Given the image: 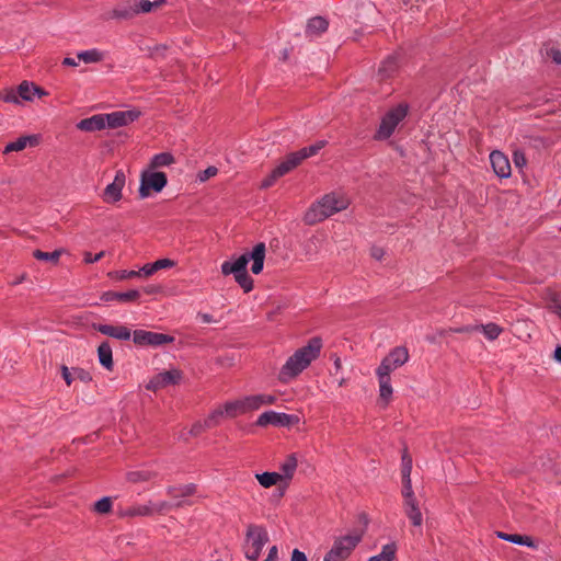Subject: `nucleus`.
<instances>
[{
	"mask_svg": "<svg viewBox=\"0 0 561 561\" xmlns=\"http://www.w3.org/2000/svg\"><path fill=\"white\" fill-rule=\"evenodd\" d=\"M266 248H253L252 251L245 252L238 257H231L224 261L220 266L221 274L225 276L232 275L236 283L244 293L253 289V279L248 274V264L252 261L251 271L253 274H260L264 266Z\"/></svg>",
	"mask_w": 561,
	"mask_h": 561,
	"instance_id": "obj_1",
	"label": "nucleus"
},
{
	"mask_svg": "<svg viewBox=\"0 0 561 561\" xmlns=\"http://www.w3.org/2000/svg\"><path fill=\"white\" fill-rule=\"evenodd\" d=\"M321 347V339L312 337L307 345L297 350L283 365L279 373V380L282 382H288L297 377L319 356Z\"/></svg>",
	"mask_w": 561,
	"mask_h": 561,
	"instance_id": "obj_2",
	"label": "nucleus"
},
{
	"mask_svg": "<svg viewBox=\"0 0 561 561\" xmlns=\"http://www.w3.org/2000/svg\"><path fill=\"white\" fill-rule=\"evenodd\" d=\"M348 206L350 198L345 194L337 192L325 194L309 206L304 215V221L306 225H316Z\"/></svg>",
	"mask_w": 561,
	"mask_h": 561,
	"instance_id": "obj_3",
	"label": "nucleus"
},
{
	"mask_svg": "<svg viewBox=\"0 0 561 561\" xmlns=\"http://www.w3.org/2000/svg\"><path fill=\"white\" fill-rule=\"evenodd\" d=\"M268 540V533L264 526L256 524L248 525L242 545L244 557L250 561H257Z\"/></svg>",
	"mask_w": 561,
	"mask_h": 561,
	"instance_id": "obj_4",
	"label": "nucleus"
},
{
	"mask_svg": "<svg viewBox=\"0 0 561 561\" xmlns=\"http://www.w3.org/2000/svg\"><path fill=\"white\" fill-rule=\"evenodd\" d=\"M360 540L362 535L357 531L335 538L331 549L324 556L323 561L346 560Z\"/></svg>",
	"mask_w": 561,
	"mask_h": 561,
	"instance_id": "obj_5",
	"label": "nucleus"
},
{
	"mask_svg": "<svg viewBox=\"0 0 561 561\" xmlns=\"http://www.w3.org/2000/svg\"><path fill=\"white\" fill-rule=\"evenodd\" d=\"M408 110L407 103H400L388 111L382 117L375 137L379 140L388 139L393 134L396 127L404 119Z\"/></svg>",
	"mask_w": 561,
	"mask_h": 561,
	"instance_id": "obj_6",
	"label": "nucleus"
},
{
	"mask_svg": "<svg viewBox=\"0 0 561 561\" xmlns=\"http://www.w3.org/2000/svg\"><path fill=\"white\" fill-rule=\"evenodd\" d=\"M167 175L163 172L144 171L140 175L139 196L147 198L151 192L159 193L167 185Z\"/></svg>",
	"mask_w": 561,
	"mask_h": 561,
	"instance_id": "obj_7",
	"label": "nucleus"
},
{
	"mask_svg": "<svg viewBox=\"0 0 561 561\" xmlns=\"http://www.w3.org/2000/svg\"><path fill=\"white\" fill-rule=\"evenodd\" d=\"M409 359V353L405 347H394L380 363L376 373L389 375L391 371L404 365Z\"/></svg>",
	"mask_w": 561,
	"mask_h": 561,
	"instance_id": "obj_8",
	"label": "nucleus"
},
{
	"mask_svg": "<svg viewBox=\"0 0 561 561\" xmlns=\"http://www.w3.org/2000/svg\"><path fill=\"white\" fill-rule=\"evenodd\" d=\"M299 419L293 414H286L275 411L263 412L256 421L259 426L275 425V426H290L298 423Z\"/></svg>",
	"mask_w": 561,
	"mask_h": 561,
	"instance_id": "obj_9",
	"label": "nucleus"
},
{
	"mask_svg": "<svg viewBox=\"0 0 561 561\" xmlns=\"http://www.w3.org/2000/svg\"><path fill=\"white\" fill-rule=\"evenodd\" d=\"M126 176L123 170H118L115 173V178L112 183L106 185L102 194V198L105 203H116L122 199V191L125 186Z\"/></svg>",
	"mask_w": 561,
	"mask_h": 561,
	"instance_id": "obj_10",
	"label": "nucleus"
},
{
	"mask_svg": "<svg viewBox=\"0 0 561 561\" xmlns=\"http://www.w3.org/2000/svg\"><path fill=\"white\" fill-rule=\"evenodd\" d=\"M103 115L105 128H118L136 121L139 116V113L136 111H117Z\"/></svg>",
	"mask_w": 561,
	"mask_h": 561,
	"instance_id": "obj_11",
	"label": "nucleus"
},
{
	"mask_svg": "<svg viewBox=\"0 0 561 561\" xmlns=\"http://www.w3.org/2000/svg\"><path fill=\"white\" fill-rule=\"evenodd\" d=\"M182 378V374L178 369H171L157 374L147 385V389L157 391L170 385H176Z\"/></svg>",
	"mask_w": 561,
	"mask_h": 561,
	"instance_id": "obj_12",
	"label": "nucleus"
},
{
	"mask_svg": "<svg viewBox=\"0 0 561 561\" xmlns=\"http://www.w3.org/2000/svg\"><path fill=\"white\" fill-rule=\"evenodd\" d=\"M490 162L495 174L500 178L506 179L511 176V163L508 158L501 151H492L490 154Z\"/></svg>",
	"mask_w": 561,
	"mask_h": 561,
	"instance_id": "obj_13",
	"label": "nucleus"
},
{
	"mask_svg": "<svg viewBox=\"0 0 561 561\" xmlns=\"http://www.w3.org/2000/svg\"><path fill=\"white\" fill-rule=\"evenodd\" d=\"M94 329L119 341H127L131 337V331L125 325L98 324L94 325Z\"/></svg>",
	"mask_w": 561,
	"mask_h": 561,
	"instance_id": "obj_14",
	"label": "nucleus"
},
{
	"mask_svg": "<svg viewBox=\"0 0 561 561\" xmlns=\"http://www.w3.org/2000/svg\"><path fill=\"white\" fill-rule=\"evenodd\" d=\"M39 144L37 135L21 136L16 140L9 142L4 148V153L22 151L27 147H35Z\"/></svg>",
	"mask_w": 561,
	"mask_h": 561,
	"instance_id": "obj_15",
	"label": "nucleus"
},
{
	"mask_svg": "<svg viewBox=\"0 0 561 561\" xmlns=\"http://www.w3.org/2000/svg\"><path fill=\"white\" fill-rule=\"evenodd\" d=\"M77 128L82 131H98L105 128V122H104V115L103 114H95L91 117L81 119L77 124Z\"/></svg>",
	"mask_w": 561,
	"mask_h": 561,
	"instance_id": "obj_16",
	"label": "nucleus"
},
{
	"mask_svg": "<svg viewBox=\"0 0 561 561\" xmlns=\"http://www.w3.org/2000/svg\"><path fill=\"white\" fill-rule=\"evenodd\" d=\"M403 508L405 515L411 520L412 525L415 527H420L423 523V516L416 499L412 501H403Z\"/></svg>",
	"mask_w": 561,
	"mask_h": 561,
	"instance_id": "obj_17",
	"label": "nucleus"
},
{
	"mask_svg": "<svg viewBox=\"0 0 561 561\" xmlns=\"http://www.w3.org/2000/svg\"><path fill=\"white\" fill-rule=\"evenodd\" d=\"M329 23L322 16H314L308 21L306 34L309 37H318L328 30Z\"/></svg>",
	"mask_w": 561,
	"mask_h": 561,
	"instance_id": "obj_18",
	"label": "nucleus"
},
{
	"mask_svg": "<svg viewBox=\"0 0 561 561\" xmlns=\"http://www.w3.org/2000/svg\"><path fill=\"white\" fill-rule=\"evenodd\" d=\"M398 68V58L394 55H390L381 61L378 68V76L381 79H388L397 72Z\"/></svg>",
	"mask_w": 561,
	"mask_h": 561,
	"instance_id": "obj_19",
	"label": "nucleus"
},
{
	"mask_svg": "<svg viewBox=\"0 0 561 561\" xmlns=\"http://www.w3.org/2000/svg\"><path fill=\"white\" fill-rule=\"evenodd\" d=\"M276 401V397L273 394H253L245 397V404L248 409L257 410L262 405L273 404Z\"/></svg>",
	"mask_w": 561,
	"mask_h": 561,
	"instance_id": "obj_20",
	"label": "nucleus"
},
{
	"mask_svg": "<svg viewBox=\"0 0 561 561\" xmlns=\"http://www.w3.org/2000/svg\"><path fill=\"white\" fill-rule=\"evenodd\" d=\"M98 357L100 364L107 370L113 369V352L107 341L102 342L98 347Z\"/></svg>",
	"mask_w": 561,
	"mask_h": 561,
	"instance_id": "obj_21",
	"label": "nucleus"
},
{
	"mask_svg": "<svg viewBox=\"0 0 561 561\" xmlns=\"http://www.w3.org/2000/svg\"><path fill=\"white\" fill-rule=\"evenodd\" d=\"M140 294L137 289H131L125 293L106 291L103 294L102 299L105 301L118 300L129 302L137 300Z\"/></svg>",
	"mask_w": 561,
	"mask_h": 561,
	"instance_id": "obj_22",
	"label": "nucleus"
},
{
	"mask_svg": "<svg viewBox=\"0 0 561 561\" xmlns=\"http://www.w3.org/2000/svg\"><path fill=\"white\" fill-rule=\"evenodd\" d=\"M301 160L296 152L289 153L274 170L275 175L283 176L300 164Z\"/></svg>",
	"mask_w": 561,
	"mask_h": 561,
	"instance_id": "obj_23",
	"label": "nucleus"
},
{
	"mask_svg": "<svg viewBox=\"0 0 561 561\" xmlns=\"http://www.w3.org/2000/svg\"><path fill=\"white\" fill-rule=\"evenodd\" d=\"M224 415L234 417L239 414L250 411L245 404V398L237 401L227 402L222 408Z\"/></svg>",
	"mask_w": 561,
	"mask_h": 561,
	"instance_id": "obj_24",
	"label": "nucleus"
},
{
	"mask_svg": "<svg viewBox=\"0 0 561 561\" xmlns=\"http://www.w3.org/2000/svg\"><path fill=\"white\" fill-rule=\"evenodd\" d=\"M497 537L520 546H526L529 548H537V545L534 542V540L529 536H522L517 534H506V533H497Z\"/></svg>",
	"mask_w": 561,
	"mask_h": 561,
	"instance_id": "obj_25",
	"label": "nucleus"
},
{
	"mask_svg": "<svg viewBox=\"0 0 561 561\" xmlns=\"http://www.w3.org/2000/svg\"><path fill=\"white\" fill-rule=\"evenodd\" d=\"M158 476L156 471L149 469H140L135 471H129L126 474V479L131 483L147 482L154 479Z\"/></svg>",
	"mask_w": 561,
	"mask_h": 561,
	"instance_id": "obj_26",
	"label": "nucleus"
},
{
	"mask_svg": "<svg viewBox=\"0 0 561 561\" xmlns=\"http://www.w3.org/2000/svg\"><path fill=\"white\" fill-rule=\"evenodd\" d=\"M77 58L84 64H96L104 60L105 53L100 49L92 48L79 51L77 54Z\"/></svg>",
	"mask_w": 561,
	"mask_h": 561,
	"instance_id": "obj_27",
	"label": "nucleus"
},
{
	"mask_svg": "<svg viewBox=\"0 0 561 561\" xmlns=\"http://www.w3.org/2000/svg\"><path fill=\"white\" fill-rule=\"evenodd\" d=\"M379 381V396L386 403L391 399L392 387L390 376L381 373H376Z\"/></svg>",
	"mask_w": 561,
	"mask_h": 561,
	"instance_id": "obj_28",
	"label": "nucleus"
},
{
	"mask_svg": "<svg viewBox=\"0 0 561 561\" xmlns=\"http://www.w3.org/2000/svg\"><path fill=\"white\" fill-rule=\"evenodd\" d=\"M196 485L193 483L181 485V486H169L167 493L173 499L192 496L196 493Z\"/></svg>",
	"mask_w": 561,
	"mask_h": 561,
	"instance_id": "obj_29",
	"label": "nucleus"
},
{
	"mask_svg": "<svg viewBox=\"0 0 561 561\" xmlns=\"http://www.w3.org/2000/svg\"><path fill=\"white\" fill-rule=\"evenodd\" d=\"M122 516H128V517H135V516H151L152 508H151V501H149L147 504H138L134 505L131 507L126 508L121 513Z\"/></svg>",
	"mask_w": 561,
	"mask_h": 561,
	"instance_id": "obj_30",
	"label": "nucleus"
},
{
	"mask_svg": "<svg viewBox=\"0 0 561 561\" xmlns=\"http://www.w3.org/2000/svg\"><path fill=\"white\" fill-rule=\"evenodd\" d=\"M165 3H167V0H154V1L139 0V1L134 2L135 11L137 12V14L149 13L152 10L161 8Z\"/></svg>",
	"mask_w": 561,
	"mask_h": 561,
	"instance_id": "obj_31",
	"label": "nucleus"
},
{
	"mask_svg": "<svg viewBox=\"0 0 561 561\" xmlns=\"http://www.w3.org/2000/svg\"><path fill=\"white\" fill-rule=\"evenodd\" d=\"M172 342H174V337L172 335L151 331L148 332L147 346L158 347Z\"/></svg>",
	"mask_w": 561,
	"mask_h": 561,
	"instance_id": "obj_32",
	"label": "nucleus"
},
{
	"mask_svg": "<svg viewBox=\"0 0 561 561\" xmlns=\"http://www.w3.org/2000/svg\"><path fill=\"white\" fill-rule=\"evenodd\" d=\"M297 458L294 454L286 457V459L280 463L279 469L283 472V479L290 480L297 469Z\"/></svg>",
	"mask_w": 561,
	"mask_h": 561,
	"instance_id": "obj_33",
	"label": "nucleus"
},
{
	"mask_svg": "<svg viewBox=\"0 0 561 561\" xmlns=\"http://www.w3.org/2000/svg\"><path fill=\"white\" fill-rule=\"evenodd\" d=\"M255 478L263 488H271L283 480V476L277 472L256 473Z\"/></svg>",
	"mask_w": 561,
	"mask_h": 561,
	"instance_id": "obj_34",
	"label": "nucleus"
},
{
	"mask_svg": "<svg viewBox=\"0 0 561 561\" xmlns=\"http://www.w3.org/2000/svg\"><path fill=\"white\" fill-rule=\"evenodd\" d=\"M174 162V158L169 152H161L158 154H154L150 161V168L151 169H158L162 167H168Z\"/></svg>",
	"mask_w": 561,
	"mask_h": 561,
	"instance_id": "obj_35",
	"label": "nucleus"
},
{
	"mask_svg": "<svg viewBox=\"0 0 561 561\" xmlns=\"http://www.w3.org/2000/svg\"><path fill=\"white\" fill-rule=\"evenodd\" d=\"M184 504H187V503L185 501H178L176 503H171V502H167V501H158V502L151 501L152 514H156V513L162 514L164 512L172 510L173 507H181Z\"/></svg>",
	"mask_w": 561,
	"mask_h": 561,
	"instance_id": "obj_36",
	"label": "nucleus"
},
{
	"mask_svg": "<svg viewBox=\"0 0 561 561\" xmlns=\"http://www.w3.org/2000/svg\"><path fill=\"white\" fill-rule=\"evenodd\" d=\"M135 15H137V12L135 11V4L117 7L111 13V18L118 20H128Z\"/></svg>",
	"mask_w": 561,
	"mask_h": 561,
	"instance_id": "obj_37",
	"label": "nucleus"
},
{
	"mask_svg": "<svg viewBox=\"0 0 561 561\" xmlns=\"http://www.w3.org/2000/svg\"><path fill=\"white\" fill-rule=\"evenodd\" d=\"M479 327V331H481L484 334V336L490 341L496 340L503 331V329L500 325L493 322L480 324Z\"/></svg>",
	"mask_w": 561,
	"mask_h": 561,
	"instance_id": "obj_38",
	"label": "nucleus"
},
{
	"mask_svg": "<svg viewBox=\"0 0 561 561\" xmlns=\"http://www.w3.org/2000/svg\"><path fill=\"white\" fill-rule=\"evenodd\" d=\"M324 146H325V141L319 140L309 147H305V148L300 149L299 151H296V153L299 157V159L302 161L309 157L317 154Z\"/></svg>",
	"mask_w": 561,
	"mask_h": 561,
	"instance_id": "obj_39",
	"label": "nucleus"
},
{
	"mask_svg": "<svg viewBox=\"0 0 561 561\" xmlns=\"http://www.w3.org/2000/svg\"><path fill=\"white\" fill-rule=\"evenodd\" d=\"M61 253H62L61 250H55L53 252H44V251L37 249L33 252V256L39 261H47V262L56 263L59 260Z\"/></svg>",
	"mask_w": 561,
	"mask_h": 561,
	"instance_id": "obj_40",
	"label": "nucleus"
},
{
	"mask_svg": "<svg viewBox=\"0 0 561 561\" xmlns=\"http://www.w3.org/2000/svg\"><path fill=\"white\" fill-rule=\"evenodd\" d=\"M34 90H35L34 83H31L28 81H23L18 87V94L20 95V99H22L24 101H32L33 96H34Z\"/></svg>",
	"mask_w": 561,
	"mask_h": 561,
	"instance_id": "obj_41",
	"label": "nucleus"
},
{
	"mask_svg": "<svg viewBox=\"0 0 561 561\" xmlns=\"http://www.w3.org/2000/svg\"><path fill=\"white\" fill-rule=\"evenodd\" d=\"M396 551H397L396 545L394 543H388V545L382 547L381 552L379 554H377L376 557L380 561H393V559L396 557Z\"/></svg>",
	"mask_w": 561,
	"mask_h": 561,
	"instance_id": "obj_42",
	"label": "nucleus"
},
{
	"mask_svg": "<svg viewBox=\"0 0 561 561\" xmlns=\"http://www.w3.org/2000/svg\"><path fill=\"white\" fill-rule=\"evenodd\" d=\"M224 416V411L221 409H217L214 412H211L208 417L204 421L205 426L208 428H211L219 424L220 417Z\"/></svg>",
	"mask_w": 561,
	"mask_h": 561,
	"instance_id": "obj_43",
	"label": "nucleus"
},
{
	"mask_svg": "<svg viewBox=\"0 0 561 561\" xmlns=\"http://www.w3.org/2000/svg\"><path fill=\"white\" fill-rule=\"evenodd\" d=\"M94 508L100 514L110 513L112 508V502L110 497H102L94 504Z\"/></svg>",
	"mask_w": 561,
	"mask_h": 561,
	"instance_id": "obj_44",
	"label": "nucleus"
},
{
	"mask_svg": "<svg viewBox=\"0 0 561 561\" xmlns=\"http://www.w3.org/2000/svg\"><path fill=\"white\" fill-rule=\"evenodd\" d=\"M148 332L146 330H135L131 333L134 343L139 346H147Z\"/></svg>",
	"mask_w": 561,
	"mask_h": 561,
	"instance_id": "obj_45",
	"label": "nucleus"
},
{
	"mask_svg": "<svg viewBox=\"0 0 561 561\" xmlns=\"http://www.w3.org/2000/svg\"><path fill=\"white\" fill-rule=\"evenodd\" d=\"M548 309L561 318V299L553 295L547 305Z\"/></svg>",
	"mask_w": 561,
	"mask_h": 561,
	"instance_id": "obj_46",
	"label": "nucleus"
},
{
	"mask_svg": "<svg viewBox=\"0 0 561 561\" xmlns=\"http://www.w3.org/2000/svg\"><path fill=\"white\" fill-rule=\"evenodd\" d=\"M402 483H403V489H402L403 501L415 500V495H414V492L412 490L411 480L402 481Z\"/></svg>",
	"mask_w": 561,
	"mask_h": 561,
	"instance_id": "obj_47",
	"label": "nucleus"
},
{
	"mask_svg": "<svg viewBox=\"0 0 561 561\" xmlns=\"http://www.w3.org/2000/svg\"><path fill=\"white\" fill-rule=\"evenodd\" d=\"M2 100L7 103L20 104V95L13 89L7 90L2 95Z\"/></svg>",
	"mask_w": 561,
	"mask_h": 561,
	"instance_id": "obj_48",
	"label": "nucleus"
},
{
	"mask_svg": "<svg viewBox=\"0 0 561 561\" xmlns=\"http://www.w3.org/2000/svg\"><path fill=\"white\" fill-rule=\"evenodd\" d=\"M110 276L113 278H116V279H127V278L137 277V271L123 270V271L110 273Z\"/></svg>",
	"mask_w": 561,
	"mask_h": 561,
	"instance_id": "obj_49",
	"label": "nucleus"
},
{
	"mask_svg": "<svg viewBox=\"0 0 561 561\" xmlns=\"http://www.w3.org/2000/svg\"><path fill=\"white\" fill-rule=\"evenodd\" d=\"M513 162L516 168L523 169L526 165L527 160L522 151L515 150L513 153Z\"/></svg>",
	"mask_w": 561,
	"mask_h": 561,
	"instance_id": "obj_50",
	"label": "nucleus"
},
{
	"mask_svg": "<svg viewBox=\"0 0 561 561\" xmlns=\"http://www.w3.org/2000/svg\"><path fill=\"white\" fill-rule=\"evenodd\" d=\"M217 173H218V169L216 167H208L207 169H205L204 171H202L198 174V180L201 182H205L208 179L215 176Z\"/></svg>",
	"mask_w": 561,
	"mask_h": 561,
	"instance_id": "obj_51",
	"label": "nucleus"
},
{
	"mask_svg": "<svg viewBox=\"0 0 561 561\" xmlns=\"http://www.w3.org/2000/svg\"><path fill=\"white\" fill-rule=\"evenodd\" d=\"M173 265L174 262L169 259H160L152 263V267L154 268L156 272L162 268L172 267Z\"/></svg>",
	"mask_w": 561,
	"mask_h": 561,
	"instance_id": "obj_52",
	"label": "nucleus"
},
{
	"mask_svg": "<svg viewBox=\"0 0 561 561\" xmlns=\"http://www.w3.org/2000/svg\"><path fill=\"white\" fill-rule=\"evenodd\" d=\"M73 377L84 382H89L91 380L90 374L82 368H73Z\"/></svg>",
	"mask_w": 561,
	"mask_h": 561,
	"instance_id": "obj_53",
	"label": "nucleus"
},
{
	"mask_svg": "<svg viewBox=\"0 0 561 561\" xmlns=\"http://www.w3.org/2000/svg\"><path fill=\"white\" fill-rule=\"evenodd\" d=\"M153 273H156V271L152 267V263L146 264L139 271H137V277H148L151 276Z\"/></svg>",
	"mask_w": 561,
	"mask_h": 561,
	"instance_id": "obj_54",
	"label": "nucleus"
},
{
	"mask_svg": "<svg viewBox=\"0 0 561 561\" xmlns=\"http://www.w3.org/2000/svg\"><path fill=\"white\" fill-rule=\"evenodd\" d=\"M278 178H280V176H279V175H275V170H273V171L271 172V174H270L268 176H266V178L262 181V183H261V187H262V188H267V187L272 186Z\"/></svg>",
	"mask_w": 561,
	"mask_h": 561,
	"instance_id": "obj_55",
	"label": "nucleus"
},
{
	"mask_svg": "<svg viewBox=\"0 0 561 561\" xmlns=\"http://www.w3.org/2000/svg\"><path fill=\"white\" fill-rule=\"evenodd\" d=\"M206 428L207 427L205 426V422H197L191 427L188 434L192 436H197L201 433H203Z\"/></svg>",
	"mask_w": 561,
	"mask_h": 561,
	"instance_id": "obj_56",
	"label": "nucleus"
},
{
	"mask_svg": "<svg viewBox=\"0 0 561 561\" xmlns=\"http://www.w3.org/2000/svg\"><path fill=\"white\" fill-rule=\"evenodd\" d=\"M480 330L479 325H462L454 329L453 331L456 333H473Z\"/></svg>",
	"mask_w": 561,
	"mask_h": 561,
	"instance_id": "obj_57",
	"label": "nucleus"
},
{
	"mask_svg": "<svg viewBox=\"0 0 561 561\" xmlns=\"http://www.w3.org/2000/svg\"><path fill=\"white\" fill-rule=\"evenodd\" d=\"M547 54L552 59V61L554 64L561 65V50L560 49L550 48Z\"/></svg>",
	"mask_w": 561,
	"mask_h": 561,
	"instance_id": "obj_58",
	"label": "nucleus"
},
{
	"mask_svg": "<svg viewBox=\"0 0 561 561\" xmlns=\"http://www.w3.org/2000/svg\"><path fill=\"white\" fill-rule=\"evenodd\" d=\"M61 376L68 386L71 385V382L75 378L73 370L70 371L67 366H61Z\"/></svg>",
	"mask_w": 561,
	"mask_h": 561,
	"instance_id": "obj_59",
	"label": "nucleus"
},
{
	"mask_svg": "<svg viewBox=\"0 0 561 561\" xmlns=\"http://www.w3.org/2000/svg\"><path fill=\"white\" fill-rule=\"evenodd\" d=\"M386 254L385 248H370V256L377 261L383 259Z\"/></svg>",
	"mask_w": 561,
	"mask_h": 561,
	"instance_id": "obj_60",
	"label": "nucleus"
},
{
	"mask_svg": "<svg viewBox=\"0 0 561 561\" xmlns=\"http://www.w3.org/2000/svg\"><path fill=\"white\" fill-rule=\"evenodd\" d=\"M290 561H308V559H307L305 552H302L298 549H294L291 552Z\"/></svg>",
	"mask_w": 561,
	"mask_h": 561,
	"instance_id": "obj_61",
	"label": "nucleus"
},
{
	"mask_svg": "<svg viewBox=\"0 0 561 561\" xmlns=\"http://www.w3.org/2000/svg\"><path fill=\"white\" fill-rule=\"evenodd\" d=\"M277 559H278V549L276 546H272L268 549L267 557L264 561H277Z\"/></svg>",
	"mask_w": 561,
	"mask_h": 561,
	"instance_id": "obj_62",
	"label": "nucleus"
},
{
	"mask_svg": "<svg viewBox=\"0 0 561 561\" xmlns=\"http://www.w3.org/2000/svg\"><path fill=\"white\" fill-rule=\"evenodd\" d=\"M103 255H104V252H100V253L95 254L94 256H92V254H91L90 252H85V253H84V262H85V263H93V262H96V261H99Z\"/></svg>",
	"mask_w": 561,
	"mask_h": 561,
	"instance_id": "obj_63",
	"label": "nucleus"
},
{
	"mask_svg": "<svg viewBox=\"0 0 561 561\" xmlns=\"http://www.w3.org/2000/svg\"><path fill=\"white\" fill-rule=\"evenodd\" d=\"M197 318H198V319H201V321H202L203 323H213V322H216V321H215V319L213 318V316H211V314H209V313H202V312H199V313L197 314Z\"/></svg>",
	"mask_w": 561,
	"mask_h": 561,
	"instance_id": "obj_64",
	"label": "nucleus"
}]
</instances>
